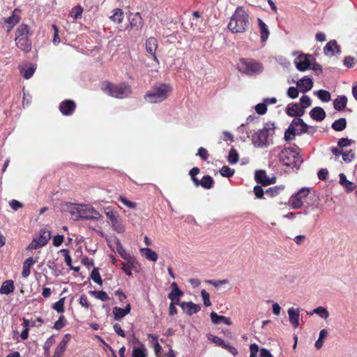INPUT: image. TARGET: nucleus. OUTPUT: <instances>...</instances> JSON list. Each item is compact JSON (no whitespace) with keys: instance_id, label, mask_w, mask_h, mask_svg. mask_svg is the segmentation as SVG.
Returning a JSON list of instances; mask_svg holds the SVG:
<instances>
[{"instance_id":"obj_1","label":"nucleus","mask_w":357,"mask_h":357,"mask_svg":"<svg viewBox=\"0 0 357 357\" xmlns=\"http://www.w3.org/2000/svg\"><path fill=\"white\" fill-rule=\"evenodd\" d=\"M249 25L248 13L242 7H237L228 24V29L234 33H241L246 31Z\"/></svg>"},{"instance_id":"obj_2","label":"nucleus","mask_w":357,"mask_h":357,"mask_svg":"<svg viewBox=\"0 0 357 357\" xmlns=\"http://www.w3.org/2000/svg\"><path fill=\"white\" fill-rule=\"evenodd\" d=\"M316 131V127L307 125L301 118H294L284 132V139L286 141H291L296 135L307 133L312 135Z\"/></svg>"},{"instance_id":"obj_3","label":"nucleus","mask_w":357,"mask_h":357,"mask_svg":"<svg viewBox=\"0 0 357 357\" xmlns=\"http://www.w3.org/2000/svg\"><path fill=\"white\" fill-rule=\"evenodd\" d=\"M32 35L30 27L26 24H21L15 30V45L25 53L31 52L32 47L30 36Z\"/></svg>"},{"instance_id":"obj_4","label":"nucleus","mask_w":357,"mask_h":357,"mask_svg":"<svg viewBox=\"0 0 357 357\" xmlns=\"http://www.w3.org/2000/svg\"><path fill=\"white\" fill-rule=\"evenodd\" d=\"M275 126L273 122H267L264 128L252 135V142L255 147L264 148L269 145V137L275 134Z\"/></svg>"},{"instance_id":"obj_5","label":"nucleus","mask_w":357,"mask_h":357,"mask_svg":"<svg viewBox=\"0 0 357 357\" xmlns=\"http://www.w3.org/2000/svg\"><path fill=\"white\" fill-rule=\"evenodd\" d=\"M101 90L107 95L119 99L128 97L131 93V87L126 82L114 84L110 82H104Z\"/></svg>"},{"instance_id":"obj_6","label":"nucleus","mask_w":357,"mask_h":357,"mask_svg":"<svg viewBox=\"0 0 357 357\" xmlns=\"http://www.w3.org/2000/svg\"><path fill=\"white\" fill-rule=\"evenodd\" d=\"M171 91L170 85L161 84L148 91L144 96V99L151 103H159L167 98Z\"/></svg>"},{"instance_id":"obj_7","label":"nucleus","mask_w":357,"mask_h":357,"mask_svg":"<svg viewBox=\"0 0 357 357\" xmlns=\"http://www.w3.org/2000/svg\"><path fill=\"white\" fill-rule=\"evenodd\" d=\"M237 68L242 73L252 75L261 73L264 68L261 63L253 59L241 58L237 63Z\"/></svg>"},{"instance_id":"obj_8","label":"nucleus","mask_w":357,"mask_h":357,"mask_svg":"<svg viewBox=\"0 0 357 357\" xmlns=\"http://www.w3.org/2000/svg\"><path fill=\"white\" fill-rule=\"evenodd\" d=\"M278 157L280 162L287 167H296L302 162V160L298 155V153L292 148L283 149L278 153Z\"/></svg>"},{"instance_id":"obj_9","label":"nucleus","mask_w":357,"mask_h":357,"mask_svg":"<svg viewBox=\"0 0 357 357\" xmlns=\"http://www.w3.org/2000/svg\"><path fill=\"white\" fill-rule=\"evenodd\" d=\"M310 188H303L297 193L293 195L289 199V204L294 209L301 208L305 202H307Z\"/></svg>"},{"instance_id":"obj_10","label":"nucleus","mask_w":357,"mask_h":357,"mask_svg":"<svg viewBox=\"0 0 357 357\" xmlns=\"http://www.w3.org/2000/svg\"><path fill=\"white\" fill-rule=\"evenodd\" d=\"M105 213L107 218L111 223L113 230L117 233H123L125 231V227L122 224L121 220L119 218L118 213L113 211L109 207L105 208Z\"/></svg>"},{"instance_id":"obj_11","label":"nucleus","mask_w":357,"mask_h":357,"mask_svg":"<svg viewBox=\"0 0 357 357\" xmlns=\"http://www.w3.org/2000/svg\"><path fill=\"white\" fill-rule=\"evenodd\" d=\"M78 214L77 219L98 220L100 218V213L93 207L88 205L80 206L77 208Z\"/></svg>"},{"instance_id":"obj_12","label":"nucleus","mask_w":357,"mask_h":357,"mask_svg":"<svg viewBox=\"0 0 357 357\" xmlns=\"http://www.w3.org/2000/svg\"><path fill=\"white\" fill-rule=\"evenodd\" d=\"M311 55L301 54L295 59L296 67L299 71H305L311 65Z\"/></svg>"},{"instance_id":"obj_13","label":"nucleus","mask_w":357,"mask_h":357,"mask_svg":"<svg viewBox=\"0 0 357 357\" xmlns=\"http://www.w3.org/2000/svg\"><path fill=\"white\" fill-rule=\"evenodd\" d=\"M285 112L289 116H294L296 118H299L305 113V110L303 109V107H301L298 103L289 104L286 107Z\"/></svg>"},{"instance_id":"obj_14","label":"nucleus","mask_w":357,"mask_h":357,"mask_svg":"<svg viewBox=\"0 0 357 357\" xmlns=\"http://www.w3.org/2000/svg\"><path fill=\"white\" fill-rule=\"evenodd\" d=\"M75 107V102L71 100H65L59 105V110L65 116L71 115L74 112Z\"/></svg>"},{"instance_id":"obj_15","label":"nucleus","mask_w":357,"mask_h":357,"mask_svg":"<svg viewBox=\"0 0 357 357\" xmlns=\"http://www.w3.org/2000/svg\"><path fill=\"white\" fill-rule=\"evenodd\" d=\"M340 47L335 40H330L324 47V53L326 56H333L335 53L340 54Z\"/></svg>"},{"instance_id":"obj_16","label":"nucleus","mask_w":357,"mask_h":357,"mask_svg":"<svg viewBox=\"0 0 357 357\" xmlns=\"http://www.w3.org/2000/svg\"><path fill=\"white\" fill-rule=\"evenodd\" d=\"M20 10L19 8H15L11 15V16L8 17L5 20V23L8 24V32H9L16 24H17L20 20L21 17L20 15Z\"/></svg>"},{"instance_id":"obj_17","label":"nucleus","mask_w":357,"mask_h":357,"mask_svg":"<svg viewBox=\"0 0 357 357\" xmlns=\"http://www.w3.org/2000/svg\"><path fill=\"white\" fill-rule=\"evenodd\" d=\"M145 46L146 52L153 56L154 61H158L155 54V51L158 47L157 39L154 37H149L146 41Z\"/></svg>"},{"instance_id":"obj_18","label":"nucleus","mask_w":357,"mask_h":357,"mask_svg":"<svg viewBox=\"0 0 357 357\" xmlns=\"http://www.w3.org/2000/svg\"><path fill=\"white\" fill-rule=\"evenodd\" d=\"M180 307L189 316L197 313L201 310V307L199 305L195 304L192 302H181L180 304Z\"/></svg>"},{"instance_id":"obj_19","label":"nucleus","mask_w":357,"mask_h":357,"mask_svg":"<svg viewBox=\"0 0 357 357\" xmlns=\"http://www.w3.org/2000/svg\"><path fill=\"white\" fill-rule=\"evenodd\" d=\"M255 180L258 183L264 186L274 183L275 178H269L264 170H259L255 172Z\"/></svg>"},{"instance_id":"obj_20","label":"nucleus","mask_w":357,"mask_h":357,"mask_svg":"<svg viewBox=\"0 0 357 357\" xmlns=\"http://www.w3.org/2000/svg\"><path fill=\"white\" fill-rule=\"evenodd\" d=\"M131 310V305L130 303H128L124 308H121L119 307H114L112 310V313L114 314V319L115 320H120L123 318L125 316L128 314Z\"/></svg>"},{"instance_id":"obj_21","label":"nucleus","mask_w":357,"mask_h":357,"mask_svg":"<svg viewBox=\"0 0 357 357\" xmlns=\"http://www.w3.org/2000/svg\"><path fill=\"white\" fill-rule=\"evenodd\" d=\"M38 261V259H34L33 257H31L27 258L24 262L22 266V276L24 278H26L29 276L31 273V268Z\"/></svg>"},{"instance_id":"obj_22","label":"nucleus","mask_w":357,"mask_h":357,"mask_svg":"<svg viewBox=\"0 0 357 357\" xmlns=\"http://www.w3.org/2000/svg\"><path fill=\"white\" fill-rule=\"evenodd\" d=\"M287 312H288V315H289V321L291 324V325L293 326V327L294 328H298V326L299 325V317H300L299 309H294V307H291L288 310Z\"/></svg>"},{"instance_id":"obj_23","label":"nucleus","mask_w":357,"mask_h":357,"mask_svg":"<svg viewBox=\"0 0 357 357\" xmlns=\"http://www.w3.org/2000/svg\"><path fill=\"white\" fill-rule=\"evenodd\" d=\"M211 319L213 324H220L221 323H224L227 326H230L232 324V322L230 319V318L219 315L215 312H212L210 314Z\"/></svg>"},{"instance_id":"obj_24","label":"nucleus","mask_w":357,"mask_h":357,"mask_svg":"<svg viewBox=\"0 0 357 357\" xmlns=\"http://www.w3.org/2000/svg\"><path fill=\"white\" fill-rule=\"evenodd\" d=\"M310 117L317 121H323L326 117V112L321 107H315L310 112Z\"/></svg>"},{"instance_id":"obj_25","label":"nucleus","mask_w":357,"mask_h":357,"mask_svg":"<svg viewBox=\"0 0 357 357\" xmlns=\"http://www.w3.org/2000/svg\"><path fill=\"white\" fill-rule=\"evenodd\" d=\"M258 24L259 27L261 40L262 43H264L267 40L270 34L268 26L260 18H258Z\"/></svg>"},{"instance_id":"obj_26","label":"nucleus","mask_w":357,"mask_h":357,"mask_svg":"<svg viewBox=\"0 0 357 357\" xmlns=\"http://www.w3.org/2000/svg\"><path fill=\"white\" fill-rule=\"evenodd\" d=\"M297 86L299 87H303L301 91L303 93H305L312 89L313 86V81L311 78L304 77L297 82Z\"/></svg>"},{"instance_id":"obj_27","label":"nucleus","mask_w":357,"mask_h":357,"mask_svg":"<svg viewBox=\"0 0 357 357\" xmlns=\"http://www.w3.org/2000/svg\"><path fill=\"white\" fill-rule=\"evenodd\" d=\"M340 184L345 189L346 192L348 193L352 192L356 188L355 184L353 182L348 181L346 176L343 173L340 174Z\"/></svg>"},{"instance_id":"obj_28","label":"nucleus","mask_w":357,"mask_h":357,"mask_svg":"<svg viewBox=\"0 0 357 357\" xmlns=\"http://www.w3.org/2000/svg\"><path fill=\"white\" fill-rule=\"evenodd\" d=\"M15 290L14 282L12 280H8L3 282L0 288V294L8 295Z\"/></svg>"},{"instance_id":"obj_29","label":"nucleus","mask_w":357,"mask_h":357,"mask_svg":"<svg viewBox=\"0 0 357 357\" xmlns=\"http://www.w3.org/2000/svg\"><path fill=\"white\" fill-rule=\"evenodd\" d=\"M347 103V98L345 96H338L333 101L334 108L337 111H342L345 109Z\"/></svg>"},{"instance_id":"obj_30","label":"nucleus","mask_w":357,"mask_h":357,"mask_svg":"<svg viewBox=\"0 0 357 357\" xmlns=\"http://www.w3.org/2000/svg\"><path fill=\"white\" fill-rule=\"evenodd\" d=\"M140 252L142 254V255H144L146 257V259H147L149 261L155 262L158 259L157 253L155 251L152 250L151 248H141Z\"/></svg>"},{"instance_id":"obj_31","label":"nucleus","mask_w":357,"mask_h":357,"mask_svg":"<svg viewBox=\"0 0 357 357\" xmlns=\"http://www.w3.org/2000/svg\"><path fill=\"white\" fill-rule=\"evenodd\" d=\"M199 185L205 189H211L213 188L214 181L213 178L209 175L204 176L201 181H199Z\"/></svg>"},{"instance_id":"obj_32","label":"nucleus","mask_w":357,"mask_h":357,"mask_svg":"<svg viewBox=\"0 0 357 357\" xmlns=\"http://www.w3.org/2000/svg\"><path fill=\"white\" fill-rule=\"evenodd\" d=\"M112 15L109 17L110 20L117 24H121L123 20V12L120 8H115L112 10Z\"/></svg>"},{"instance_id":"obj_33","label":"nucleus","mask_w":357,"mask_h":357,"mask_svg":"<svg viewBox=\"0 0 357 357\" xmlns=\"http://www.w3.org/2000/svg\"><path fill=\"white\" fill-rule=\"evenodd\" d=\"M332 128L335 131H342L347 127V121L344 118L335 120L331 126Z\"/></svg>"},{"instance_id":"obj_34","label":"nucleus","mask_w":357,"mask_h":357,"mask_svg":"<svg viewBox=\"0 0 357 357\" xmlns=\"http://www.w3.org/2000/svg\"><path fill=\"white\" fill-rule=\"evenodd\" d=\"M284 188V186H273L267 189L265 192V194L270 197H273L278 195Z\"/></svg>"},{"instance_id":"obj_35","label":"nucleus","mask_w":357,"mask_h":357,"mask_svg":"<svg viewBox=\"0 0 357 357\" xmlns=\"http://www.w3.org/2000/svg\"><path fill=\"white\" fill-rule=\"evenodd\" d=\"M126 261L127 262H123L121 264L122 269L127 275L130 276L132 275V269L135 262V259L132 258L127 259Z\"/></svg>"},{"instance_id":"obj_36","label":"nucleus","mask_w":357,"mask_h":357,"mask_svg":"<svg viewBox=\"0 0 357 357\" xmlns=\"http://www.w3.org/2000/svg\"><path fill=\"white\" fill-rule=\"evenodd\" d=\"M38 238L39 241H40L42 243H43L44 245H45L51 238L50 231L46 229H40V236Z\"/></svg>"},{"instance_id":"obj_37","label":"nucleus","mask_w":357,"mask_h":357,"mask_svg":"<svg viewBox=\"0 0 357 357\" xmlns=\"http://www.w3.org/2000/svg\"><path fill=\"white\" fill-rule=\"evenodd\" d=\"M54 342L55 340L53 335L46 340L43 346L45 357H50V349Z\"/></svg>"},{"instance_id":"obj_38","label":"nucleus","mask_w":357,"mask_h":357,"mask_svg":"<svg viewBox=\"0 0 357 357\" xmlns=\"http://www.w3.org/2000/svg\"><path fill=\"white\" fill-rule=\"evenodd\" d=\"M90 294L102 301H107L110 299L108 294L104 291H91Z\"/></svg>"},{"instance_id":"obj_39","label":"nucleus","mask_w":357,"mask_h":357,"mask_svg":"<svg viewBox=\"0 0 357 357\" xmlns=\"http://www.w3.org/2000/svg\"><path fill=\"white\" fill-rule=\"evenodd\" d=\"M239 160V155L237 151L232 148L229 153L227 160L230 164H236Z\"/></svg>"},{"instance_id":"obj_40","label":"nucleus","mask_w":357,"mask_h":357,"mask_svg":"<svg viewBox=\"0 0 357 357\" xmlns=\"http://www.w3.org/2000/svg\"><path fill=\"white\" fill-rule=\"evenodd\" d=\"M90 278L94 282L97 283L98 284H102V280L100 277L98 268H94L93 269V271L91 273Z\"/></svg>"},{"instance_id":"obj_41","label":"nucleus","mask_w":357,"mask_h":357,"mask_svg":"<svg viewBox=\"0 0 357 357\" xmlns=\"http://www.w3.org/2000/svg\"><path fill=\"white\" fill-rule=\"evenodd\" d=\"M318 98L323 102H328L331 100V93L324 89H320L315 92Z\"/></svg>"},{"instance_id":"obj_42","label":"nucleus","mask_w":357,"mask_h":357,"mask_svg":"<svg viewBox=\"0 0 357 357\" xmlns=\"http://www.w3.org/2000/svg\"><path fill=\"white\" fill-rule=\"evenodd\" d=\"M66 298H60L57 302L54 303L52 307L59 313L64 312V303Z\"/></svg>"},{"instance_id":"obj_43","label":"nucleus","mask_w":357,"mask_h":357,"mask_svg":"<svg viewBox=\"0 0 357 357\" xmlns=\"http://www.w3.org/2000/svg\"><path fill=\"white\" fill-rule=\"evenodd\" d=\"M219 172L222 176L229 178L234 174L235 171L228 166H223L220 169Z\"/></svg>"},{"instance_id":"obj_44","label":"nucleus","mask_w":357,"mask_h":357,"mask_svg":"<svg viewBox=\"0 0 357 357\" xmlns=\"http://www.w3.org/2000/svg\"><path fill=\"white\" fill-rule=\"evenodd\" d=\"M142 17L139 13H137L134 15V17L130 20V28L138 26V25H142Z\"/></svg>"},{"instance_id":"obj_45","label":"nucleus","mask_w":357,"mask_h":357,"mask_svg":"<svg viewBox=\"0 0 357 357\" xmlns=\"http://www.w3.org/2000/svg\"><path fill=\"white\" fill-rule=\"evenodd\" d=\"M116 250L120 256L125 260L132 259L129 255L126 252V250L123 248L120 242L117 243Z\"/></svg>"},{"instance_id":"obj_46","label":"nucleus","mask_w":357,"mask_h":357,"mask_svg":"<svg viewBox=\"0 0 357 357\" xmlns=\"http://www.w3.org/2000/svg\"><path fill=\"white\" fill-rule=\"evenodd\" d=\"M82 12L83 8H82V6H77L72 9L70 12V16L74 19L80 18L82 17Z\"/></svg>"},{"instance_id":"obj_47","label":"nucleus","mask_w":357,"mask_h":357,"mask_svg":"<svg viewBox=\"0 0 357 357\" xmlns=\"http://www.w3.org/2000/svg\"><path fill=\"white\" fill-rule=\"evenodd\" d=\"M313 312L314 313L319 315L321 318H324L325 319H326L329 316L328 310L325 307L321 306L315 308Z\"/></svg>"},{"instance_id":"obj_48","label":"nucleus","mask_w":357,"mask_h":357,"mask_svg":"<svg viewBox=\"0 0 357 357\" xmlns=\"http://www.w3.org/2000/svg\"><path fill=\"white\" fill-rule=\"evenodd\" d=\"M146 350L143 347H135L132 350V357H146Z\"/></svg>"},{"instance_id":"obj_49","label":"nucleus","mask_w":357,"mask_h":357,"mask_svg":"<svg viewBox=\"0 0 357 357\" xmlns=\"http://www.w3.org/2000/svg\"><path fill=\"white\" fill-rule=\"evenodd\" d=\"M66 349V347H64L62 344L59 343L54 351L52 357H62L63 356V354H64Z\"/></svg>"},{"instance_id":"obj_50","label":"nucleus","mask_w":357,"mask_h":357,"mask_svg":"<svg viewBox=\"0 0 357 357\" xmlns=\"http://www.w3.org/2000/svg\"><path fill=\"white\" fill-rule=\"evenodd\" d=\"M44 246L43 243L39 241L38 238H35L32 240V241L29 243L27 247V250H36L41 247Z\"/></svg>"},{"instance_id":"obj_51","label":"nucleus","mask_w":357,"mask_h":357,"mask_svg":"<svg viewBox=\"0 0 357 357\" xmlns=\"http://www.w3.org/2000/svg\"><path fill=\"white\" fill-rule=\"evenodd\" d=\"M118 199L119 202H121L122 204H123L125 206H126L129 208L134 209L137 206V204L135 202L130 201L124 197L121 196L119 197Z\"/></svg>"},{"instance_id":"obj_52","label":"nucleus","mask_w":357,"mask_h":357,"mask_svg":"<svg viewBox=\"0 0 357 357\" xmlns=\"http://www.w3.org/2000/svg\"><path fill=\"white\" fill-rule=\"evenodd\" d=\"M301 107H303V109L305 110V108L310 107L312 104V100L308 96L304 95L303 96L301 99Z\"/></svg>"},{"instance_id":"obj_53","label":"nucleus","mask_w":357,"mask_h":357,"mask_svg":"<svg viewBox=\"0 0 357 357\" xmlns=\"http://www.w3.org/2000/svg\"><path fill=\"white\" fill-rule=\"evenodd\" d=\"M66 319L63 315H61L59 317V319L54 323L53 328L56 330H60L63 328L66 325Z\"/></svg>"},{"instance_id":"obj_54","label":"nucleus","mask_w":357,"mask_h":357,"mask_svg":"<svg viewBox=\"0 0 357 357\" xmlns=\"http://www.w3.org/2000/svg\"><path fill=\"white\" fill-rule=\"evenodd\" d=\"M149 337L152 338L153 340L155 341V344H154V347H153L154 352L156 356H158V354L160 353V351L162 350V347L160 345V344L158 342V337L153 334H149Z\"/></svg>"},{"instance_id":"obj_55","label":"nucleus","mask_w":357,"mask_h":357,"mask_svg":"<svg viewBox=\"0 0 357 357\" xmlns=\"http://www.w3.org/2000/svg\"><path fill=\"white\" fill-rule=\"evenodd\" d=\"M52 27L54 30V36L52 39V43L54 45H58L60 43V38L59 36V30L58 26L56 24H52Z\"/></svg>"},{"instance_id":"obj_56","label":"nucleus","mask_w":357,"mask_h":357,"mask_svg":"<svg viewBox=\"0 0 357 357\" xmlns=\"http://www.w3.org/2000/svg\"><path fill=\"white\" fill-rule=\"evenodd\" d=\"M255 110L259 114H265L267 112V105L264 102L259 103L255 106Z\"/></svg>"},{"instance_id":"obj_57","label":"nucleus","mask_w":357,"mask_h":357,"mask_svg":"<svg viewBox=\"0 0 357 357\" xmlns=\"http://www.w3.org/2000/svg\"><path fill=\"white\" fill-rule=\"evenodd\" d=\"M342 156L344 162H350L354 159L355 154L352 150H350L349 151L342 152Z\"/></svg>"},{"instance_id":"obj_58","label":"nucleus","mask_w":357,"mask_h":357,"mask_svg":"<svg viewBox=\"0 0 357 357\" xmlns=\"http://www.w3.org/2000/svg\"><path fill=\"white\" fill-rule=\"evenodd\" d=\"M61 252L63 254V256L64 257V261L66 263V264L71 267L72 265V259L70 255L69 251L67 249H62L61 250Z\"/></svg>"},{"instance_id":"obj_59","label":"nucleus","mask_w":357,"mask_h":357,"mask_svg":"<svg viewBox=\"0 0 357 357\" xmlns=\"http://www.w3.org/2000/svg\"><path fill=\"white\" fill-rule=\"evenodd\" d=\"M287 96L292 99L296 98L299 95V91L296 87L291 86L287 89Z\"/></svg>"},{"instance_id":"obj_60","label":"nucleus","mask_w":357,"mask_h":357,"mask_svg":"<svg viewBox=\"0 0 357 357\" xmlns=\"http://www.w3.org/2000/svg\"><path fill=\"white\" fill-rule=\"evenodd\" d=\"M222 348L227 350L234 356H236L238 354L237 349L231 345L229 342H224V344H222Z\"/></svg>"},{"instance_id":"obj_61","label":"nucleus","mask_w":357,"mask_h":357,"mask_svg":"<svg viewBox=\"0 0 357 357\" xmlns=\"http://www.w3.org/2000/svg\"><path fill=\"white\" fill-rule=\"evenodd\" d=\"M201 295L204 301V305L206 307L210 306L211 303L210 301L209 294L205 289H203L201 291Z\"/></svg>"},{"instance_id":"obj_62","label":"nucleus","mask_w":357,"mask_h":357,"mask_svg":"<svg viewBox=\"0 0 357 357\" xmlns=\"http://www.w3.org/2000/svg\"><path fill=\"white\" fill-rule=\"evenodd\" d=\"M344 65L347 68H353L355 65V59L351 56H347L344 59Z\"/></svg>"},{"instance_id":"obj_63","label":"nucleus","mask_w":357,"mask_h":357,"mask_svg":"<svg viewBox=\"0 0 357 357\" xmlns=\"http://www.w3.org/2000/svg\"><path fill=\"white\" fill-rule=\"evenodd\" d=\"M351 144V139H349L348 138H341L339 139V141L337 142V146L342 149V148L349 146Z\"/></svg>"},{"instance_id":"obj_64","label":"nucleus","mask_w":357,"mask_h":357,"mask_svg":"<svg viewBox=\"0 0 357 357\" xmlns=\"http://www.w3.org/2000/svg\"><path fill=\"white\" fill-rule=\"evenodd\" d=\"M197 155L203 160H206L208 158V151L203 148V147H200L199 149H198V153H197Z\"/></svg>"}]
</instances>
